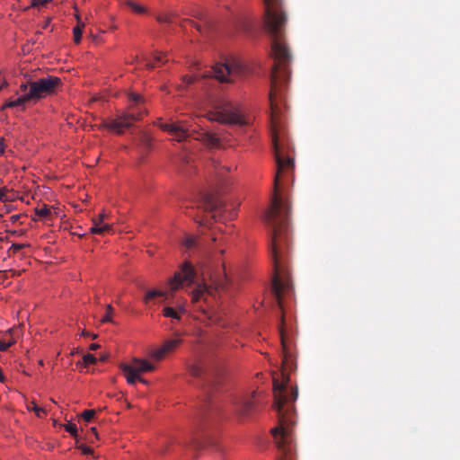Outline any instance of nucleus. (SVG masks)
I'll use <instances>...</instances> for the list:
<instances>
[{
	"instance_id": "1",
	"label": "nucleus",
	"mask_w": 460,
	"mask_h": 460,
	"mask_svg": "<svg viewBox=\"0 0 460 460\" xmlns=\"http://www.w3.org/2000/svg\"><path fill=\"white\" fill-rule=\"evenodd\" d=\"M264 29L271 38V50L274 56V65L270 75V91L269 93L270 104L271 137L274 149L277 172L274 179L275 192L270 207H290L288 200H283L278 194L279 180L289 171H293L294 159L288 154L280 133L281 110L279 101L282 98V90L288 84L290 71L288 64L291 61L289 49L282 42V36L287 22L286 13L282 10L281 0H263Z\"/></svg>"
},
{
	"instance_id": "2",
	"label": "nucleus",
	"mask_w": 460,
	"mask_h": 460,
	"mask_svg": "<svg viewBox=\"0 0 460 460\" xmlns=\"http://www.w3.org/2000/svg\"><path fill=\"white\" fill-rule=\"evenodd\" d=\"M158 127L169 133L173 140L178 142L185 141L188 138H193L201 141L208 147H218L220 145V139L216 134L202 130L197 131L196 129H190L185 122L182 121H165L160 122Z\"/></svg>"
},
{
	"instance_id": "3",
	"label": "nucleus",
	"mask_w": 460,
	"mask_h": 460,
	"mask_svg": "<svg viewBox=\"0 0 460 460\" xmlns=\"http://www.w3.org/2000/svg\"><path fill=\"white\" fill-rule=\"evenodd\" d=\"M211 106L212 110L207 113V118L211 121L240 126L247 123L242 111L226 99L217 98L212 101Z\"/></svg>"
},
{
	"instance_id": "4",
	"label": "nucleus",
	"mask_w": 460,
	"mask_h": 460,
	"mask_svg": "<svg viewBox=\"0 0 460 460\" xmlns=\"http://www.w3.org/2000/svg\"><path fill=\"white\" fill-rule=\"evenodd\" d=\"M189 372L195 377H205V398L199 409V418H209L210 414L217 411V406L212 399V392L215 387L213 374L208 371L201 363L192 364L189 367Z\"/></svg>"
},
{
	"instance_id": "5",
	"label": "nucleus",
	"mask_w": 460,
	"mask_h": 460,
	"mask_svg": "<svg viewBox=\"0 0 460 460\" xmlns=\"http://www.w3.org/2000/svg\"><path fill=\"white\" fill-rule=\"evenodd\" d=\"M28 84L29 97L31 98L33 102L39 100L54 94L58 89L62 85V81L59 77L54 75H47L36 80H30L25 82Z\"/></svg>"
},
{
	"instance_id": "6",
	"label": "nucleus",
	"mask_w": 460,
	"mask_h": 460,
	"mask_svg": "<svg viewBox=\"0 0 460 460\" xmlns=\"http://www.w3.org/2000/svg\"><path fill=\"white\" fill-rule=\"evenodd\" d=\"M208 73L207 76H213L221 83H230L244 73V66L238 60L230 59L217 63Z\"/></svg>"
},
{
	"instance_id": "7",
	"label": "nucleus",
	"mask_w": 460,
	"mask_h": 460,
	"mask_svg": "<svg viewBox=\"0 0 460 460\" xmlns=\"http://www.w3.org/2000/svg\"><path fill=\"white\" fill-rule=\"evenodd\" d=\"M155 369V366L151 364L147 360L134 358L131 364L121 365V370L127 379V382L130 385H135L137 381H139L145 385L148 382L143 379L140 375L145 372H152Z\"/></svg>"
},
{
	"instance_id": "8",
	"label": "nucleus",
	"mask_w": 460,
	"mask_h": 460,
	"mask_svg": "<svg viewBox=\"0 0 460 460\" xmlns=\"http://www.w3.org/2000/svg\"><path fill=\"white\" fill-rule=\"evenodd\" d=\"M196 273L192 265L189 261H185L179 271L169 279V287L172 291H175L183 286H189L193 283Z\"/></svg>"
},
{
	"instance_id": "9",
	"label": "nucleus",
	"mask_w": 460,
	"mask_h": 460,
	"mask_svg": "<svg viewBox=\"0 0 460 460\" xmlns=\"http://www.w3.org/2000/svg\"><path fill=\"white\" fill-rule=\"evenodd\" d=\"M130 111L124 112L116 119H111L105 124V127L119 134L122 133L125 128L131 127L135 121L138 120L142 114L141 111H135L133 108H130Z\"/></svg>"
},
{
	"instance_id": "10",
	"label": "nucleus",
	"mask_w": 460,
	"mask_h": 460,
	"mask_svg": "<svg viewBox=\"0 0 460 460\" xmlns=\"http://www.w3.org/2000/svg\"><path fill=\"white\" fill-rule=\"evenodd\" d=\"M199 207L201 208L203 210L214 212V218H217V217L220 218L222 217V201L219 199H217L213 193H202L200 196V199L199 201Z\"/></svg>"
},
{
	"instance_id": "11",
	"label": "nucleus",
	"mask_w": 460,
	"mask_h": 460,
	"mask_svg": "<svg viewBox=\"0 0 460 460\" xmlns=\"http://www.w3.org/2000/svg\"><path fill=\"white\" fill-rule=\"evenodd\" d=\"M234 411L239 417H247L254 410L252 395L237 397L234 402Z\"/></svg>"
},
{
	"instance_id": "12",
	"label": "nucleus",
	"mask_w": 460,
	"mask_h": 460,
	"mask_svg": "<svg viewBox=\"0 0 460 460\" xmlns=\"http://www.w3.org/2000/svg\"><path fill=\"white\" fill-rule=\"evenodd\" d=\"M27 90L28 84L26 83H22L19 87V92L21 93V95L15 100L6 101L4 104L1 107V110L4 111L7 108H20L22 111H23L25 109L26 103L32 102L31 98L29 97Z\"/></svg>"
},
{
	"instance_id": "13",
	"label": "nucleus",
	"mask_w": 460,
	"mask_h": 460,
	"mask_svg": "<svg viewBox=\"0 0 460 460\" xmlns=\"http://www.w3.org/2000/svg\"><path fill=\"white\" fill-rule=\"evenodd\" d=\"M180 343V339L167 340L160 348H157L151 352V357L156 361H160L168 353L173 351Z\"/></svg>"
},
{
	"instance_id": "14",
	"label": "nucleus",
	"mask_w": 460,
	"mask_h": 460,
	"mask_svg": "<svg viewBox=\"0 0 460 460\" xmlns=\"http://www.w3.org/2000/svg\"><path fill=\"white\" fill-rule=\"evenodd\" d=\"M284 318H281V326L279 327V335H280V341L282 345V350H283V358H282V364L284 365L285 368L290 367V364L293 361L292 354L290 352L289 344L288 342L287 335L284 330Z\"/></svg>"
},
{
	"instance_id": "15",
	"label": "nucleus",
	"mask_w": 460,
	"mask_h": 460,
	"mask_svg": "<svg viewBox=\"0 0 460 460\" xmlns=\"http://www.w3.org/2000/svg\"><path fill=\"white\" fill-rule=\"evenodd\" d=\"M106 217L107 215L104 212H102L98 216L97 218L93 219V226L90 228L92 234H103L111 231V225L103 224V220Z\"/></svg>"
},
{
	"instance_id": "16",
	"label": "nucleus",
	"mask_w": 460,
	"mask_h": 460,
	"mask_svg": "<svg viewBox=\"0 0 460 460\" xmlns=\"http://www.w3.org/2000/svg\"><path fill=\"white\" fill-rule=\"evenodd\" d=\"M214 289L206 284H199L191 292V299L193 302H199L200 300H208L209 296H212Z\"/></svg>"
},
{
	"instance_id": "17",
	"label": "nucleus",
	"mask_w": 460,
	"mask_h": 460,
	"mask_svg": "<svg viewBox=\"0 0 460 460\" xmlns=\"http://www.w3.org/2000/svg\"><path fill=\"white\" fill-rule=\"evenodd\" d=\"M183 313H185V309L181 305H180L177 309H174L171 306H165L163 309V315L164 317H170L175 320H181V314Z\"/></svg>"
},
{
	"instance_id": "18",
	"label": "nucleus",
	"mask_w": 460,
	"mask_h": 460,
	"mask_svg": "<svg viewBox=\"0 0 460 460\" xmlns=\"http://www.w3.org/2000/svg\"><path fill=\"white\" fill-rule=\"evenodd\" d=\"M211 165L214 167L215 170V175L218 180V183L223 185L224 184V176L226 172L230 171V167L227 166H221L218 162L212 161Z\"/></svg>"
},
{
	"instance_id": "19",
	"label": "nucleus",
	"mask_w": 460,
	"mask_h": 460,
	"mask_svg": "<svg viewBox=\"0 0 460 460\" xmlns=\"http://www.w3.org/2000/svg\"><path fill=\"white\" fill-rule=\"evenodd\" d=\"M166 62H167V59L164 58V55H163L162 53H156L154 56L153 60H146V66L147 68L152 69V68H155L159 64H164Z\"/></svg>"
},
{
	"instance_id": "20",
	"label": "nucleus",
	"mask_w": 460,
	"mask_h": 460,
	"mask_svg": "<svg viewBox=\"0 0 460 460\" xmlns=\"http://www.w3.org/2000/svg\"><path fill=\"white\" fill-rule=\"evenodd\" d=\"M160 296L166 297V293L164 291L155 290V289L149 290L146 292L143 301L145 304H147L150 300H152L155 297H160Z\"/></svg>"
},
{
	"instance_id": "21",
	"label": "nucleus",
	"mask_w": 460,
	"mask_h": 460,
	"mask_svg": "<svg viewBox=\"0 0 460 460\" xmlns=\"http://www.w3.org/2000/svg\"><path fill=\"white\" fill-rule=\"evenodd\" d=\"M27 409L29 411H34L39 418H41L43 415L46 414V410L38 406L34 402H31L30 403H28Z\"/></svg>"
},
{
	"instance_id": "22",
	"label": "nucleus",
	"mask_w": 460,
	"mask_h": 460,
	"mask_svg": "<svg viewBox=\"0 0 460 460\" xmlns=\"http://www.w3.org/2000/svg\"><path fill=\"white\" fill-rule=\"evenodd\" d=\"M84 27V24L83 22H78V24L73 29L74 41L75 43H79L81 41Z\"/></svg>"
},
{
	"instance_id": "23",
	"label": "nucleus",
	"mask_w": 460,
	"mask_h": 460,
	"mask_svg": "<svg viewBox=\"0 0 460 460\" xmlns=\"http://www.w3.org/2000/svg\"><path fill=\"white\" fill-rule=\"evenodd\" d=\"M127 4L137 13H144L146 12V8L144 6L132 1H128Z\"/></svg>"
},
{
	"instance_id": "24",
	"label": "nucleus",
	"mask_w": 460,
	"mask_h": 460,
	"mask_svg": "<svg viewBox=\"0 0 460 460\" xmlns=\"http://www.w3.org/2000/svg\"><path fill=\"white\" fill-rule=\"evenodd\" d=\"M35 213L40 217H48L50 215V209L47 206L37 208Z\"/></svg>"
},
{
	"instance_id": "25",
	"label": "nucleus",
	"mask_w": 460,
	"mask_h": 460,
	"mask_svg": "<svg viewBox=\"0 0 460 460\" xmlns=\"http://www.w3.org/2000/svg\"><path fill=\"white\" fill-rule=\"evenodd\" d=\"M197 243V238L194 236H187L183 241V245L187 249H190L196 246Z\"/></svg>"
},
{
	"instance_id": "26",
	"label": "nucleus",
	"mask_w": 460,
	"mask_h": 460,
	"mask_svg": "<svg viewBox=\"0 0 460 460\" xmlns=\"http://www.w3.org/2000/svg\"><path fill=\"white\" fill-rule=\"evenodd\" d=\"M106 314L102 318L101 322L102 323H110V322H112V319H111V314L113 313V308L111 305H108L106 306Z\"/></svg>"
},
{
	"instance_id": "27",
	"label": "nucleus",
	"mask_w": 460,
	"mask_h": 460,
	"mask_svg": "<svg viewBox=\"0 0 460 460\" xmlns=\"http://www.w3.org/2000/svg\"><path fill=\"white\" fill-rule=\"evenodd\" d=\"M94 415H95L94 410H86V411H84L81 414L82 418L87 422H90L93 419Z\"/></svg>"
},
{
	"instance_id": "28",
	"label": "nucleus",
	"mask_w": 460,
	"mask_h": 460,
	"mask_svg": "<svg viewBox=\"0 0 460 460\" xmlns=\"http://www.w3.org/2000/svg\"><path fill=\"white\" fill-rule=\"evenodd\" d=\"M83 359H84V362L85 365L95 364L96 361H97L96 358L93 355L89 354V353L85 354L84 356Z\"/></svg>"
},
{
	"instance_id": "29",
	"label": "nucleus",
	"mask_w": 460,
	"mask_h": 460,
	"mask_svg": "<svg viewBox=\"0 0 460 460\" xmlns=\"http://www.w3.org/2000/svg\"><path fill=\"white\" fill-rule=\"evenodd\" d=\"M65 429L69 432L73 436H76L77 433V428L76 425L74 423H68L65 426Z\"/></svg>"
},
{
	"instance_id": "30",
	"label": "nucleus",
	"mask_w": 460,
	"mask_h": 460,
	"mask_svg": "<svg viewBox=\"0 0 460 460\" xmlns=\"http://www.w3.org/2000/svg\"><path fill=\"white\" fill-rule=\"evenodd\" d=\"M129 101L134 102L135 104H138L142 102V96L140 94H137V93H130L129 96Z\"/></svg>"
},
{
	"instance_id": "31",
	"label": "nucleus",
	"mask_w": 460,
	"mask_h": 460,
	"mask_svg": "<svg viewBox=\"0 0 460 460\" xmlns=\"http://www.w3.org/2000/svg\"><path fill=\"white\" fill-rule=\"evenodd\" d=\"M78 448L81 450V452L84 455H91V454H93V449L90 447H88V446H86L84 444L80 445L78 447Z\"/></svg>"
},
{
	"instance_id": "32",
	"label": "nucleus",
	"mask_w": 460,
	"mask_h": 460,
	"mask_svg": "<svg viewBox=\"0 0 460 460\" xmlns=\"http://www.w3.org/2000/svg\"><path fill=\"white\" fill-rule=\"evenodd\" d=\"M190 26V27H194L197 31H200V26L198 25L196 22H194L193 21H186L183 27L184 29H187V27Z\"/></svg>"
},
{
	"instance_id": "33",
	"label": "nucleus",
	"mask_w": 460,
	"mask_h": 460,
	"mask_svg": "<svg viewBox=\"0 0 460 460\" xmlns=\"http://www.w3.org/2000/svg\"><path fill=\"white\" fill-rule=\"evenodd\" d=\"M28 246V244L25 243H13L11 246V249H13L14 252H18L24 247Z\"/></svg>"
},
{
	"instance_id": "34",
	"label": "nucleus",
	"mask_w": 460,
	"mask_h": 460,
	"mask_svg": "<svg viewBox=\"0 0 460 460\" xmlns=\"http://www.w3.org/2000/svg\"><path fill=\"white\" fill-rule=\"evenodd\" d=\"M8 192V190L6 188H1L0 189V201H5L6 199V193Z\"/></svg>"
},
{
	"instance_id": "35",
	"label": "nucleus",
	"mask_w": 460,
	"mask_h": 460,
	"mask_svg": "<svg viewBox=\"0 0 460 460\" xmlns=\"http://www.w3.org/2000/svg\"><path fill=\"white\" fill-rule=\"evenodd\" d=\"M11 345V342L6 343L4 341H0V351L6 350Z\"/></svg>"
},
{
	"instance_id": "36",
	"label": "nucleus",
	"mask_w": 460,
	"mask_h": 460,
	"mask_svg": "<svg viewBox=\"0 0 460 460\" xmlns=\"http://www.w3.org/2000/svg\"><path fill=\"white\" fill-rule=\"evenodd\" d=\"M277 460H296L295 456H279Z\"/></svg>"
},
{
	"instance_id": "37",
	"label": "nucleus",
	"mask_w": 460,
	"mask_h": 460,
	"mask_svg": "<svg viewBox=\"0 0 460 460\" xmlns=\"http://www.w3.org/2000/svg\"><path fill=\"white\" fill-rule=\"evenodd\" d=\"M81 335L82 336H91L93 339H96L97 338V334H90L87 331L85 330H83L81 332Z\"/></svg>"
},
{
	"instance_id": "38",
	"label": "nucleus",
	"mask_w": 460,
	"mask_h": 460,
	"mask_svg": "<svg viewBox=\"0 0 460 460\" xmlns=\"http://www.w3.org/2000/svg\"><path fill=\"white\" fill-rule=\"evenodd\" d=\"M4 152V139L0 137V155H3Z\"/></svg>"
},
{
	"instance_id": "39",
	"label": "nucleus",
	"mask_w": 460,
	"mask_h": 460,
	"mask_svg": "<svg viewBox=\"0 0 460 460\" xmlns=\"http://www.w3.org/2000/svg\"><path fill=\"white\" fill-rule=\"evenodd\" d=\"M184 80L187 84H190L194 82V78L192 76H185Z\"/></svg>"
},
{
	"instance_id": "40",
	"label": "nucleus",
	"mask_w": 460,
	"mask_h": 460,
	"mask_svg": "<svg viewBox=\"0 0 460 460\" xmlns=\"http://www.w3.org/2000/svg\"><path fill=\"white\" fill-rule=\"evenodd\" d=\"M100 348V345L98 343H92L90 346H89V349L91 350H96Z\"/></svg>"
},
{
	"instance_id": "41",
	"label": "nucleus",
	"mask_w": 460,
	"mask_h": 460,
	"mask_svg": "<svg viewBox=\"0 0 460 460\" xmlns=\"http://www.w3.org/2000/svg\"><path fill=\"white\" fill-rule=\"evenodd\" d=\"M216 285H217V288H224L225 281L218 280V281H217Z\"/></svg>"
},
{
	"instance_id": "42",
	"label": "nucleus",
	"mask_w": 460,
	"mask_h": 460,
	"mask_svg": "<svg viewBox=\"0 0 460 460\" xmlns=\"http://www.w3.org/2000/svg\"><path fill=\"white\" fill-rule=\"evenodd\" d=\"M90 432L94 435L95 437H97V431H96V429L94 427L91 428L90 429Z\"/></svg>"
},
{
	"instance_id": "43",
	"label": "nucleus",
	"mask_w": 460,
	"mask_h": 460,
	"mask_svg": "<svg viewBox=\"0 0 460 460\" xmlns=\"http://www.w3.org/2000/svg\"><path fill=\"white\" fill-rule=\"evenodd\" d=\"M4 376L2 373V370L0 369V382H4Z\"/></svg>"
},
{
	"instance_id": "44",
	"label": "nucleus",
	"mask_w": 460,
	"mask_h": 460,
	"mask_svg": "<svg viewBox=\"0 0 460 460\" xmlns=\"http://www.w3.org/2000/svg\"><path fill=\"white\" fill-rule=\"evenodd\" d=\"M158 21H159V22H166L167 20H166L165 18H161V17H159V18H158Z\"/></svg>"
},
{
	"instance_id": "45",
	"label": "nucleus",
	"mask_w": 460,
	"mask_h": 460,
	"mask_svg": "<svg viewBox=\"0 0 460 460\" xmlns=\"http://www.w3.org/2000/svg\"><path fill=\"white\" fill-rule=\"evenodd\" d=\"M234 216H235V213H234V212H231V214H230V217L232 218V217H234Z\"/></svg>"
},
{
	"instance_id": "46",
	"label": "nucleus",
	"mask_w": 460,
	"mask_h": 460,
	"mask_svg": "<svg viewBox=\"0 0 460 460\" xmlns=\"http://www.w3.org/2000/svg\"><path fill=\"white\" fill-rule=\"evenodd\" d=\"M224 278H225V280L226 281L227 277H226V272L224 273Z\"/></svg>"
}]
</instances>
